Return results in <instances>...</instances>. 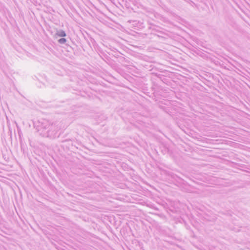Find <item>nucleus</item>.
I'll use <instances>...</instances> for the list:
<instances>
[{"mask_svg": "<svg viewBox=\"0 0 250 250\" xmlns=\"http://www.w3.org/2000/svg\"><path fill=\"white\" fill-rule=\"evenodd\" d=\"M66 42V40L65 38H61L58 40V42L60 44H64Z\"/></svg>", "mask_w": 250, "mask_h": 250, "instance_id": "7ed1b4c3", "label": "nucleus"}, {"mask_svg": "<svg viewBox=\"0 0 250 250\" xmlns=\"http://www.w3.org/2000/svg\"><path fill=\"white\" fill-rule=\"evenodd\" d=\"M38 131L43 137L54 138L57 134L58 127L49 121L42 119L39 122Z\"/></svg>", "mask_w": 250, "mask_h": 250, "instance_id": "f257e3e1", "label": "nucleus"}, {"mask_svg": "<svg viewBox=\"0 0 250 250\" xmlns=\"http://www.w3.org/2000/svg\"><path fill=\"white\" fill-rule=\"evenodd\" d=\"M56 34L58 36L62 37H64L66 36L65 32L62 30H60L58 31Z\"/></svg>", "mask_w": 250, "mask_h": 250, "instance_id": "f03ea898", "label": "nucleus"}]
</instances>
